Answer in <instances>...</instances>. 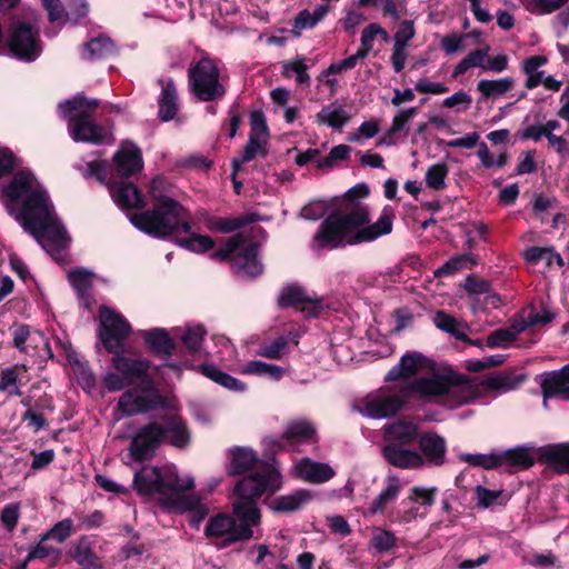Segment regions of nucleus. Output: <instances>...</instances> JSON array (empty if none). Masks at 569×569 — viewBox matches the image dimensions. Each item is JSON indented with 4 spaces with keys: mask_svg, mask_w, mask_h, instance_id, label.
Returning a JSON list of instances; mask_svg holds the SVG:
<instances>
[{
    "mask_svg": "<svg viewBox=\"0 0 569 569\" xmlns=\"http://www.w3.org/2000/svg\"><path fill=\"white\" fill-rule=\"evenodd\" d=\"M191 477L181 478L172 466H143L133 477V488L140 495L157 498L168 508L180 492L193 488Z\"/></svg>",
    "mask_w": 569,
    "mask_h": 569,
    "instance_id": "obj_3",
    "label": "nucleus"
},
{
    "mask_svg": "<svg viewBox=\"0 0 569 569\" xmlns=\"http://www.w3.org/2000/svg\"><path fill=\"white\" fill-rule=\"evenodd\" d=\"M71 558L80 566L96 567L97 557L84 539L79 540L70 549Z\"/></svg>",
    "mask_w": 569,
    "mask_h": 569,
    "instance_id": "obj_58",
    "label": "nucleus"
},
{
    "mask_svg": "<svg viewBox=\"0 0 569 569\" xmlns=\"http://www.w3.org/2000/svg\"><path fill=\"white\" fill-rule=\"evenodd\" d=\"M523 381L522 376H516L512 372H498L486 377L480 381L481 390L509 391L516 389Z\"/></svg>",
    "mask_w": 569,
    "mask_h": 569,
    "instance_id": "obj_37",
    "label": "nucleus"
},
{
    "mask_svg": "<svg viewBox=\"0 0 569 569\" xmlns=\"http://www.w3.org/2000/svg\"><path fill=\"white\" fill-rule=\"evenodd\" d=\"M253 221L252 217H208L206 227L212 232L229 233Z\"/></svg>",
    "mask_w": 569,
    "mask_h": 569,
    "instance_id": "obj_41",
    "label": "nucleus"
},
{
    "mask_svg": "<svg viewBox=\"0 0 569 569\" xmlns=\"http://www.w3.org/2000/svg\"><path fill=\"white\" fill-rule=\"evenodd\" d=\"M44 211L41 214H36L21 226L34 237L47 252L53 254L66 249L70 238L66 228L58 220L52 206L47 207Z\"/></svg>",
    "mask_w": 569,
    "mask_h": 569,
    "instance_id": "obj_7",
    "label": "nucleus"
},
{
    "mask_svg": "<svg viewBox=\"0 0 569 569\" xmlns=\"http://www.w3.org/2000/svg\"><path fill=\"white\" fill-rule=\"evenodd\" d=\"M418 438V428L412 422L397 421L386 427V445L407 446Z\"/></svg>",
    "mask_w": 569,
    "mask_h": 569,
    "instance_id": "obj_31",
    "label": "nucleus"
},
{
    "mask_svg": "<svg viewBox=\"0 0 569 569\" xmlns=\"http://www.w3.org/2000/svg\"><path fill=\"white\" fill-rule=\"evenodd\" d=\"M481 393V385L476 379L448 373L443 406L449 408L459 407L479 398Z\"/></svg>",
    "mask_w": 569,
    "mask_h": 569,
    "instance_id": "obj_17",
    "label": "nucleus"
},
{
    "mask_svg": "<svg viewBox=\"0 0 569 569\" xmlns=\"http://www.w3.org/2000/svg\"><path fill=\"white\" fill-rule=\"evenodd\" d=\"M164 183L161 177L152 179L150 194L156 203L152 209L131 214L130 221L139 230L157 238H166L180 230L188 233L191 230L188 213L177 200L160 193Z\"/></svg>",
    "mask_w": 569,
    "mask_h": 569,
    "instance_id": "obj_2",
    "label": "nucleus"
},
{
    "mask_svg": "<svg viewBox=\"0 0 569 569\" xmlns=\"http://www.w3.org/2000/svg\"><path fill=\"white\" fill-rule=\"evenodd\" d=\"M393 220L395 210L386 206L378 220L369 224L368 207L358 203L345 214H331L326 218L313 237L312 248L336 249L375 241L392 231Z\"/></svg>",
    "mask_w": 569,
    "mask_h": 569,
    "instance_id": "obj_1",
    "label": "nucleus"
},
{
    "mask_svg": "<svg viewBox=\"0 0 569 569\" xmlns=\"http://www.w3.org/2000/svg\"><path fill=\"white\" fill-rule=\"evenodd\" d=\"M515 86L511 77H505L496 80L482 79L477 83V90L481 94V100H487L497 96H502L510 91Z\"/></svg>",
    "mask_w": 569,
    "mask_h": 569,
    "instance_id": "obj_44",
    "label": "nucleus"
},
{
    "mask_svg": "<svg viewBox=\"0 0 569 569\" xmlns=\"http://www.w3.org/2000/svg\"><path fill=\"white\" fill-rule=\"evenodd\" d=\"M241 372L246 375L268 377L274 381H278L282 378L284 370L280 366L256 360L247 362L242 367Z\"/></svg>",
    "mask_w": 569,
    "mask_h": 569,
    "instance_id": "obj_49",
    "label": "nucleus"
},
{
    "mask_svg": "<svg viewBox=\"0 0 569 569\" xmlns=\"http://www.w3.org/2000/svg\"><path fill=\"white\" fill-rule=\"evenodd\" d=\"M114 51V46L108 37H97L84 44L87 59H102Z\"/></svg>",
    "mask_w": 569,
    "mask_h": 569,
    "instance_id": "obj_51",
    "label": "nucleus"
},
{
    "mask_svg": "<svg viewBox=\"0 0 569 569\" xmlns=\"http://www.w3.org/2000/svg\"><path fill=\"white\" fill-rule=\"evenodd\" d=\"M250 134L247 144L243 148L240 158L232 160L233 176L244 162L253 160L258 154L266 156V146L269 138V131L266 123V117L261 111H253L250 114Z\"/></svg>",
    "mask_w": 569,
    "mask_h": 569,
    "instance_id": "obj_13",
    "label": "nucleus"
},
{
    "mask_svg": "<svg viewBox=\"0 0 569 569\" xmlns=\"http://www.w3.org/2000/svg\"><path fill=\"white\" fill-rule=\"evenodd\" d=\"M278 305L281 308L301 305L302 311L308 312L309 317H317L321 309L320 302L312 300L301 287L295 284L287 286L281 290Z\"/></svg>",
    "mask_w": 569,
    "mask_h": 569,
    "instance_id": "obj_22",
    "label": "nucleus"
},
{
    "mask_svg": "<svg viewBox=\"0 0 569 569\" xmlns=\"http://www.w3.org/2000/svg\"><path fill=\"white\" fill-rule=\"evenodd\" d=\"M100 339L109 352H117L131 333V326L118 312L108 307L100 309Z\"/></svg>",
    "mask_w": 569,
    "mask_h": 569,
    "instance_id": "obj_14",
    "label": "nucleus"
},
{
    "mask_svg": "<svg viewBox=\"0 0 569 569\" xmlns=\"http://www.w3.org/2000/svg\"><path fill=\"white\" fill-rule=\"evenodd\" d=\"M475 258L469 254H458L449 259L446 263H443L436 272L438 276L442 274H452L458 270L466 268L468 264H475Z\"/></svg>",
    "mask_w": 569,
    "mask_h": 569,
    "instance_id": "obj_61",
    "label": "nucleus"
},
{
    "mask_svg": "<svg viewBox=\"0 0 569 569\" xmlns=\"http://www.w3.org/2000/svg\"><path fill=\"white\" fill-rule=\"evenodd\" d=\"M146 345L153 351L171 355L174 349L172 339L163 329H152L143 332Z\"/></svg>",
    "mask_w": 569,
    "mask_h": 569,
    "instance_id": "obj_45",
    "label": "nucleus"
},
{
    "mask_svg": "<svg viewBox=\"0 0 569 569\" xmlns=\"http://www.w3.org/2000/svg\"><path fill=\"white\" fill-rule=\"evenodd\" d=\"M119 409L127 416H132L148 409L144 397L132 391L124 392L118 402Z\"/></svg>",
    "mask_w": 569,
    "mask_h": 569,
    "instance_id": "obj_52",
    "label": "nucleus"
},
{
    "mask_svg": "<svg viewBox=\"0 0 569 569\" xmlns=\"http://www.w3.org/2000/svg\"><path fill=\"white\" fill-rule=\"evenodd\" d=\"M191 93L200 101H216L224 97L227 89L216 62L202 58L188 70Z\"/></svg>",
    "mask_w": 569,
    "mask_h": 569,
    "instance_id": "obj_9",
    "label": "nucleus"
},
{
    "mask_svg": "<svg viewBox=\"0 0 569 569\" xmlns=\"http://www.w3.org/2000/svg\"><path fill=\"white\" fill-rule=\"evenodd\" d=\"M477 505L480 508H490L493 506H505L510 496L503 490H490L482 486L476 487Z\"/></svg>",
    "mask_w": 569,
    "mask_h": 569,
    "instance_id": "obj_50",
    "label": "nucleus"
},
{
    "mask_svg": "<svg viewBox=\"0 0 569 569\" xmlns=\"http://www.w3.org/2000/svg\"><path fill=\"white\" fill-rule=\"evenodd\" d=\"M162 426L166 430V439L169 440L170 445L177 448H184L189 445L190 433L180 418L170 417Z\"/></svg>",
    "mask_w": 569,
    "mask_h": 569,
    "instance_id": "obj_39",
    "label": "nucleus"
},
{
    "mask_svg": "<svg viewBox=\"0 0 569 569\" xmlns=\"http://www.w3.org/2000/svg\"><path fill=\"white\" fill-rule=\"evenodd\" d=\"M313 493L307 489H298L288 495L274 498L270 502V508L276 512H295L302 506L310 502Z\"/></svg>",
    "mask_w": 569,
    "mask_h": 569,
    "instance_id": "obj_32",
    "label": "nucleus"
},
{
    "mask_svg": "<svg viewBox=\"0 0 569 569\" xmlns=\"http://www.w3.org/2000/svg\"><path fill=\"white\" fill-rule=\"evenodd\" d=\"M523 6L538 14L551 13L561 8L568 0H521Z\"/></svg>",
    "mask_w": 569,
    "mask_h": 569,
    "instance_id": "obj_62",
    "label": "nucleus"
},
{
    "mask_svg": "<svg viewBox=\"0 0 569 569\" xmlns=\"http://www.w3.org/2000/svg\"><path fill=\"white\" fill-rule=\"evenodd\" d=\"M211 259L231 261L236 274L241 278H256L262 273V264L258 259V244L250 242L246 246V237L236 233L228 238L226 243L216 252Z\"/></svg>",
    "mask_w": 569,
    "mask_h": 569,
    "instance_id": "obj_6",
    "label": "nucleus"
},
{
    "mask_svg": "<svg viewBox=\"0 0 569 569\" xmlns=\"http://www.w3.org/2000/svg\"><path fill=\"white\" fill-rule=\"evenodd\" d=\"M8 48L18 59L32 62L42 53L39 31L27 22L14 23L8 36Z\"/></svg>",
    "mask_w": 569,
    "mask_h": 569,
    "instance_id": "obj_11",
    "label": "nucleus"
},
{
    "mask_svg": "<svg viewBox=\"0 0 569 569\" xmlns=\"http://www.w3.org/2000/svg\"><path fill=\"white\" fill-rule=\"evenodd\" d=\"M3 192L12 209H18L17 220L22 224L36 214L46 212L50 200L33 173L20 170L3 186Z\"/></svg>",
    "mask_w": 569,
    "mask_h": 569,
    "instance_id": "obj_4",
    "label": "nucleus"
},
{
    "mask_svg": "<svg viewBox=\"0 0 569 569\" xmlns=\"http://www.w3.org/2000/svg\"><path fill=\"white\" fill-rule=\"evenodd\" d=\"M396 545V537L391 531L385 529H376L371 538V546L378 552H387Z\"/></svg>",
    "mask_w": 569,
    "mask_h": 569,
    "instance_id": "obj_63",
    "label": "nucleus"
},
{
    "mask_svg": "<svg viewBox=\"0 0 569 569\" xmlns=\"http://www.w3.org/2000/svg\"><path fill=\"white\" fill-rule=\"evenodd\" d=\"M177 243L196 253L207 252L214 247V241L211 237L199 233H192L187 238H179Z\"/></svg>",
    "mask_w": 569,
    "mask_h": 569,
    "instance_id": "obj_53",
    "label": "nucleus"
},
{
    "mask_svg": "<svg viewBox=\"0 0 569 569\" xmlns=\"http://www.w3.org/2000/svg\"><path fill=\"white\" fill-rule=\"evenodd\" d=\"M168 508L176 509L181 512L189 511L190 523L194 528L199 527L200 522L209 512L208 508L201 502L197 495H186L184 492H180Z\"/></svg>",
    "mask_w": 569,
    "mask_h": 569,
    "instance_id": "obj_29",
    "label": "nucleus"
},
{
    "mask_svg": "<svg viewBox=\"0 0 569 569\" xmlns=\"http://www.w3.org/2000/svg\"><path fill=\"white\" fill-rule=\"evenodd\" d=\"M60 109L64 118H69V131L73 140L99 144L109 142L110 134L92 118L99 107V100L77 94L61 103Z\"/></svg>",
    "mask_w": 569,
    "mask_h": 569,
    "instance_id": "obj_5",
    "label": "nucleus"
},
{
    "mask_svg": "<svg viewBox=\"0 0 569 569\" xmlns=\"http://www.w3.org/2000/svg\"><path fill=\"white\" fill-rule=\"evenodd\" d=\"M112 363L119 373H121L130 385L136 381H143L150 368V362L141 358H131L113 352Z\"/></svg>",
    "mask_w": 569,
    "mask_h": 569,
    "instance_id": "obj_23",
    "label": "nucleus"
},
{
    "mask_svg": "<svg viewBox=\"0 0 569 569\" xmlns=\"http://www.w3.org/2000/svg\"><path fill=\"white\" fill-rule=\"evenodd\" d=\"M254 526L244 521L237 525L232 517L221 513L210 519L204 533L209 538L221 539L223 545H230L236 541L249 540L252 537L251 527Z\"/></svg>",
    "mask_w": 569,
    "mask_h": 569,
    "instance_id": "obj_16",
    "label": "nucleus"
},
{
    "mask_svg": "<svg viewBox=\"0 0 569 569\" xmlns=\"http://www.w3.org/2000/svg\"><path fill=\"white\" fill-rule=\"evenodd\" d=\"M317 432L315 426L306 419H297L290 421L281 437L274 442L279 447H286L305 443L316 442Z\"/></svg>",
    "mask_w": 569,
    "mask_h": 569,
    "instance_id": "obj_21",
    "label": "nucleus"
},
{
    "mask_svg": "<svg viewBox=\"0 0 569 569\" xmlns=\"http://www.w3.org/2000/svg\"><path fill=\"white\" fill-rule=\"evenodd\" d=\"M489 48L478 49L471 51L466 58H463L456 67L452 77L457 78L463 74L468 69L473 67L485 68L486 59L488 57Z\"/></svg>",
    "mask_w": 569,
    "mask_h": 569,
    "instance_id": "obj_54",
    "label": "nucleus"
},
{
    "mask_svg": "<svg viewBox=\"0 0 569 569\" xmlns=\"http://www.w3.org/2000/svg\"><path fill=\"white\" fill-rule=\"evenodd\" d=\"M448 373L432 371L428 376L413 379L409 383L402 386L407 401L412 397L426 400L428 402L445 403L447 390Z\"/></svg>",
    "mask_w": 569,
    "mask_h": 569,
    "instance_id": "obj_12",
    "label": "nucleus"
},
{
    "mask_svg": "<svg viewBox=\"0 0 569 569\" xmlns=\"http://www.w3.org/2000/svg\"><path fill=\"white\" fill-rule=\"evenodd\" d=\"M268 485L269 475L260 472L244 477L237 483L232 508L239 521L259 525L260 510L257 507V499L263 495Z\"/></svg>",
    "mask_w": 569,
    "mask_h": 569,
    "instance_id": "obj_8",
    "label": "nucleus"
},
{
    "mask_svg": "<svg viewBox=\"0 0 569 569\" xmlns=\"http://www.w3.org/2000/svg\"><path fill=\"white\" fill-rule=\"evenodd\" d=\"M296 477L310 483H323L336 476V471L331 466L325 462H318L310 458H302L293 466Z\"/></svg>",
    "mask_w": 569,
    "mask_h": 569,
    "instance_id": "obj_20",
    "label": "nucleus"
},
{
    "mask_svg": "<svg viewBox=\"0 0 569 569\" xmlns=\"http://www.w3.org/2000/svg\"><path fill=\"white\" fill-rule=\"evenodd\" d=\"M540 387L545 408L548 407V398L551 397L569 400V365L563 366L560 370L546 373Z\"/></svg>",
    "mask_w": 569,
    "mask_h": 569,
    "instance_id": "obj_19",
    "label": "nucleus"
},
{
    "mask_svg": "<svg viewBox=\"0 0 569 569\" xmlns=\"http://www.w3.org/2000/svg\"><path fill=\"white\" fill-rule=\"evenodd\" d=\"M117 173L120 177L128 178L142 169L141 152L137 146L131 142H124L114 154Z\"/></svg>",
    "mask_w": 569,
    "mask_h": 569,
    "instance_id": "obj_27",
    "label": "nucleus"
},
{
    "mask_svg": "<svg viewBox=\"0 0 569 569\" xmlns=\"http://www.w3.org/2000/svg\"><path fill=\"white\" fill-rule=\"evenodd\" d=\"M426 368H429V360L423 355L419 352H408L401 357L397 366L388 371L386 381L409 378Z\"/></svg>",
    "mask_w": 569,
    "mask_h": 569,
    "instance_id": "obj_26",
    "label": "nucleus"
},
{
    "mask_svg": "<svg viewBox=\"0 0 569 569\" xmlns=\"http://www.w3.org/2000/svg\"><path fill=\"white\" fill-rule=\"evenodd\" d=\"M499 468L511 471L512 468H530L535 459L526 448H513L498 453Z\"/></svg>",
    "mask_w": 569,
    "mask_h": 569,
    "instance_id": "obj_36",
    "label": "nucleus"
},
{
    "mask_svg": "<svg viewBox=\"0 0 569 569\" xmlns=\"http://www.w3.org/2000/svg\"><path fill=\"white\" fill-rule=\"evenodd\" d=\"M68 279L79 298L84 302V306L89 307L93 273L86 269L78 268L69 271Z\"/></svg>",
    "mask_w": 569,
    "mask_h": 569,
    "instance_id": "obj_42",
    "label": "nucleus"
},
{
    "mask_svg": "<svg viewBox=\"0 0 569 569\" xmlns=\"http://www.w3.org/2000/svg\"><path fill=\"white\" fill-rule=\"evenodd\" d=\"M418 108L410 107L408 109L400 110L392 119L390 128L386 131L385 137L380 143L388 146L396 143V136L403 133V137L409 134L408 124L417 116Z\"/></svg>",
    "mask_w": 569,
    "mask_h": 569,
    "instance_id": "obj_35",
    "label": "nucleus"
},
{
    "mask_svg": "<svg viewBox=\"0 0 569 569\" xmlns=\"http://www.w3.org/2000/svg\"><path fill=\"white\" fill-rule=\"evenodd\" d=\"M401 489L402 485L399 478L395 476L388 477L386 488L371 502L368 512L370 515L382 512L390 502L396 500Z\"/></svg>",
    "mask_w": 569,
    "mask_h": 569,
    "instance_id": "obj_38",
    "label": "nucleus"
},
{
    "mask_svg": "<svg viewBox=\"0 0 569 569\" xmlns=\"http://www.w3.org/2000/svg\"><path fill=\"white\" fill-rule=\"evenodd\" d=\"M20 371H27V367L17 365L3 370L0 378V391H7L10 396H20L21 391L17 386Z\"/></svg>",
    "mask_w": 569,
    "mask_h": 569,
    "instance_id": "obj_56",
    "label": "nucleus"
},
{
    "mask_svg": "<svg viewBox=\"0 0 569 569\" xmlns=\"http://www.w3.org/2000/svg\"><path fill=\"white\" fill-rule=\"evenodd\" d=\"M290 342L298 345L297 333L290 332L288 336H279L273 341L261 345L257 353L263 358L278 360L286 353Z\"/></svg>",
    "mask_w": 569,
    "mask_h": 569,
    "instance_id": "obj_43",
    "label": "nucleus"
},
{
    "mask_svg": "<svg viewBox=\"0 0 569 569\" xmlns=\"http://www.w3.org/2000/svg\"><path fill=\"white\" fill-rule=\"evenodd\" d=\"M449 168L445 162L435 163L426 172V184L433 190H443L446 188V178Z\"/></svg>",
    "mask_w": 569,
    "mask_h": 569,
    "instance_id": "obj_57",
    "label": "nucleus"
},
{
    "mask_svg": "<svg viewBox=\"0 0 569 569\" xmlns=\"http://www.w3.org/2000/svg\"><path fill=\"white\" fill-rule=\"evenodd\" d=\"M419 447L425 463L429 466H441L446 460V441L437 433H425L419 439Z\"/></svg>",
    "mask_w": 569,
    "mask_h": 569,
    "instance_id": "obj_28",
    "label": "nucleus"
},
{
    "mask_svg": "<svg viewBox=\"0 0 569 569\" xmlns=\"http://www.w3.org/2000/svg\"><path fill=\"white\" fill-rule=\"evenodd\" d=\"M433 323L438 329L450 333L460 341L468 340V337L465 332V326L445 311H437L435 313Z\"/></svg>",
    "mask_w": 569,
    "mask_h": 569,
    "instance_id": "obj_47",
    "label": "nucleus"
},
{
    "mask_svg": "<svg viewBox=\"0 0 569 569\" xmlns=\"http://www.w3.org/2000/svg\"><path fill=\"white\" fill-rule=\"evenodd\" d=\"M381 451L383 458L396 468L413 469L425 465L420 453L406 449L405 446L385 445Z\"/></svg>",
    "mask_w": 569,
    "mask_h": 569,
    "instance_id": "obj_25",
    "label": "nucleus"
},
{
    "mask_svg": "<svg viewBox=\"0 0 569 569\" xmlns=\"http://www.w3.org/2000/svg\"><path fill=\"white\" fill-rule=\"evenodd\" d=\"M73 522L67 518L57 522L49 531L43 535V539H52L58 543L64 542L71 535Z\"/></svg>",
    "mask_w": 569,
    "mask_h": 569,
    "instance_id": "obj_64",
    "label": "nucleus"
},
{
    "mask_svg": "<svg viewBox=\"0 0 569 569\" xmlns=\"http://www.w3.org/2000/svg\"><path fill=\"white\" fill-rule=\"evenodd\" d=\"M230 465L229 475H242L257 463V453L248 447H234L229 450Z\"/></svg>",
    "mask_w": 569,
    "mask_h": 569,
    "instance_id": "obj_34",
    "label": "nucleus"
},
{
    "mask_svg": "<svg viewBox=\"0 0 569 569\" xmlns=\"http://www.w3.org/2000/svg\"><path fill=\"white\" fill-rule=\"evenodd\" d=\"M317 122L320 124H327L333 129L340 130L348 121L349 117L341 107L329 104L323 107L316 116Z\"/></svg>",
    "mask_w": 569,
    "mask_h": 569,
    "instance_id": "obj_46",
    "label": "nucleus"
},
{
    "mask_svg": "<svg viewBox=\"0 0 569 569\" xmlns=\"http://www.w3.org/2000/svg\"><path fill=\"white\" fill-rule=\"evenodd\" d=\"M538 461L559 475H569V442L541 447L538 452Z\"/></svg>",
    "mask_w": 569,
    "mask_h": 569,
    "instance_id": "obj_24",
    "label": "nucleus"
},
{
    "mask_svg": "<svg viewBox=\"0 0 569 569\" xmlns=\"http://www.w3.org/2000/svg\"><path fill=\"white\" fill-rule=\"evenodd\" d=\"M166 440V430L159 422H150L140 428L129 447L131 457L136 461H144L151 459L157 449Z\"/></svg>",
    "mask_w": 569,
    "mask_h": 569,
    "instance_id": "obj_15",
    "label": "nucleus"
},
{
    "mask_svg": "<svg viewBox=\"0 0 569 569\" xmlns=\"http://www.w3.org/2000/svg\"><path fill=\"white\" fill-rule=\"evenodd\" d=\"M13 345L21 352L30 353L33 357H51V349L48 339L42 332L31 330L26 325H19L12 331Z\"/></svg>",
    "mask_w": 569,
    "mask_h": 569,
    "instance_id": "obj_18",
    "label": "nucleus"
},
{
    "mask_svg": "<svg viewBox=\"0 0 569 569\" xmlns=\"http://www.w3.org/2000/svg\"><path fill=\"white\" fill-rule=\"evenodd\" d=\"M307 64L305 63V58L298 57L292 60L282 62V76L286 78H290L293 73L296 74V80L300 84H309L310 77L307 73Z\"/></svg>",
    "mask_w": 569,
    "mask_h": 569,
    "instance_id": "obj_55",
    "label": "nucleus"
},
{
    "mask_svg": "<svg viewBox=\"0 0 569 569\" xmlns=\"http://www.w3.org/2000/svg\"><path fill=\"white\" fill-rule=\"evenodd\" d=\"M407 402L402 388H381L368 393L355 403V408L363 416L383 419L395 416Z\"/></svg>",
    "mask_w": 569,
    "mask_h": 569,
    "instance_id": "obj_10",
    "label": "nucleus"
},
{
    "mask_svg": "<svg viewBox=\"0 0 569 569\" xmlns=\"http://www.w3.org/2000/svg\"><path fill=\"white\" fill-rule=\"evenodd\" d=\"M47 540L48 539H43L42 535L39 543L29 551L27 561L49 558L52 563H56L60 559L61 550L47 545Z\"/></svg>",
    "mask_w": 569,
    "mask_h": 569,
    "instance_id": "obj_59",
    "label": "nucleus"
},
{
    "mask_svg": "<svg viewBox=\"0 0 569 569\" xmlns=\"http://www.w3.org/2000/svg\"><path fill=\"white\" fill-rule=\"evenodd\" d=\"M202 372L206 377L229 390L243 391L246 389V385L243 382L221 371L213 365L203 366Z\"/></svg>",
    "mask_w": 569,
    "mask_h": 569,
    "instance_id": "obj_48",
    "label": "nucleus"
},
{
    "mask_svg": "<svg viewBox=\"0 0 569 569\" xmlns=\"http://www.w3.org/2000/svg\"><path fill=\"white\" fill-rule=\"evenodd\" d=\"M109 191L120 208H140L144 204L142 194L132 182L111 183Z\"/></svg>",
    "mask_w": 569,
    "mask_h": 569,
    "instance_id": "obj_30",
    "label": "nucleus"
},
{
    "mask_svg": "<svg viewBox=\"0 0 569 569\" xmlns=\"http://www.w3.org/2000/svg\"><path fill=\"white\" fill-rule=\"evenodd\" d=\"M206 330L202 326L188 327L180 336L182 343L191 351L198 352L201 349Z\"/></svg>",
    "mask_w": 569,
    "mask_h": 569,
    "instance_id": "obj_60",
    "label": "nucleus"
},
{
    "mask_svg": "<svg viewBox=\"0 0 569 569\" xmlns=\"http://www.w3.org/2000/svg\"><path fill=\"white\" fill-rule=\"evenodd\" d=\"M162 90L159 99V118L162 121L172 120L178 112V94L172 79L160 80Z\"/></svg>",
    "mask_w": 569,
    "mask_h": 569,
    "instance_id": "obj_33",
    "label": "nucleus"
},
{
    "mask_svg": "<svg viewBox=\"0 0 569 569\" xmlns=\"http://www.w3.org/2000/svg\"><path fill=\"white\" fill-rule=\"evenodd\" d=\"M547 63V58L543 56H532L526 59L522 63V70L527 76L525 87L529 90L542 84L546 79L545 71L540 70Z\"/></svg>",
    "mask_w": 569,
    "mask_h": 569,
    "instance_id": "obj_40",
    "label": "nucleus"
}]
</instances>
